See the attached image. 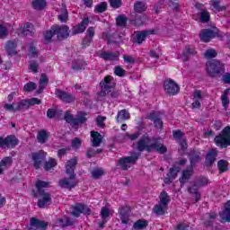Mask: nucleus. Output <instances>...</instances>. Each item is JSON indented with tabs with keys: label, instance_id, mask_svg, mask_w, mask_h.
<instances>
[{
	"label": "nucleus",
	"instance_id": "obj_46",
	"mask_svg": "<svg viewBox=\"0 0 230 230\" xmlns=\"http://www.w3.org/2000/svg\"><path fill=\"white\" fill-rule=\"evenodd\" d=\"M26 109H30V106L28 104V99L22 100L15 105L16 112H20L21 111H26Z\"/></svg>",
	"mask_w": 230,
	"mask_h": 230
},
{
	"label": "nucleus",
	"instance_id": "obj_42",
	"mask_svg": "<svg viewBox=\"0 0 230 230\" xmlns=\"http://www.w3.org/2000/svg\"><path fill=\"white\" fill-rule=\"evenodd\" d=\"M48 5V2L46 0H32L31 6L33 10H44Z\"/></svg>",
	"mask_w": 230,
	"mask_h": 230
},
{
	"label": "nucleus",
	"instance_id": "obj_10",
	"mask_svg": "<svg viewBox=\"0 0 230 230\" xmlns=\"http://www.w3.org/2000/svg\"><path fill=\"white\" fill-rule=\"evenodd\" d=\"M78 164V157L75 156L70 159L66 164V172L69 175V181H75L76 179V174L75 173V170H76V165Z\"/></svg>",
	"mask_w": 230,
	"mask_h": 230
},
{
	"label": "nucleus",
	"instance_id": "obj_52",
	"mask_svg": "<svg viewBox=\"0 0 230 230\" xmlns=\"http://www.w3.org/2000/svg\"><path fill=\"white\" fill-rule=\"evenodd\" d=\"M103 12H107V2H101L94 7L95 13H103Z\"/></svg>",
	"mask_w": 230,
	"mask_h": 230
},
{
	"label": "nucleus",
	"instance_id": "obj_64",
	"mask_svg": "<svg viewBox=\"0 0 230 230\" xmlns=\"http://www.w3.org/2000/svg\"><path fill=\"white\" fill-rule=\"evenodd\" d=\"M190 229V225L187 223H179L173 227V230H188Z\"/></svg>",
	"mask_w": 230,
	"mask_h": 230
},
{
	"label": "nucleus",
	"instance_id": "obj_33",
	"mask_svg": "<svg viewBox=\"0 0 230 230\" xmlns=\"http://www.w3.org/2000/svg\"><path fill=\"white\" fill-rule=\"evenodd\" d=\"M51 136V133L48 131L47 129H40L38 131L37 134V140L38 143H40V145H44V143H48V140L49 139V137Z\"/></svg>",
	"mask_w": 230,
	"mask_h": 230
},
{
	"label": "nucleus",
	"instance_id": "obj_54",
	"mask_svg": "<svg viewBox=\"0 0 230 230\" xmlns=\"http://www.w3.org/2000/svg\"><path fill=\"white\" fill-rule=\"evenodd\" d=\"M58 224H62V227H68L69 226H75V220L70 217H66L65 221L62 218H58Z\"/></svg>",
	"mask_w": 230,
	"mask_h": 230
},
{
	"label": "nucleus",
	"instance_id": "obj_51",
	"mask_svg": "<svg viewBox=\"0 0 230 230\" xmlns=\"http://www.w3.org/2000/svg\"><path fill=\"white\" fill-rule=\"evenodd\" d=\"M187 191H188V193H192V194L196 195L195 202H199V200H200L201 195H200V192H199V187H195L194 185H192L190 187H188Z\"/></svg>",
	"mask_w": 230,
	"mask_h": 230
},
{
	"label": "nucleus",
	"instance_id": "obj_62",
	"mask_svg": "<svg viewBox=\"0 0 230 230\" xmlns=\"http://www.w3.org/2000/svg\"><path fill=\"white\" fill-rule=\"evenodd\" d=\"M29 55L31 57V58H37L39 57V49H37L35 46L31 45L29 49Z\"/></svg>",
	"mask_w": 230,
	"mask_h": 230
},
{
	"label": "nucleus",
	"instance_id": "obj_3",
	"mask_svg": "<svg viewBox=\"0 0 230 230\" xmlns=\"http://www.w3.org/2000/svg\"><path fill=\"white\" fill-rule=\"evenodd\" d=\"M214 143L219 148L230 146V126L225 127L222 131L215 137Z\"/></svg>",
	"mask_w": 230,
	"mask_h": 230
},
{
	"label": "nucleus",
	"instance_id": "obj_32",
	"mask_svg": "<svg viewBox=\"0 0 230 230\" xmlns=\"http://www.w3.org/2000/svg\"><path fill=\"white\" fill-rule=\"evenodd\" d=\"M19 31L22 35L31 37L35 33V26L32 23L27 22L19 29Z\"/></svg>",
	"mask_w": 230,
	"mask_h": 230
},
{
	"label": "nucleus",
	"instance_id": "obj_27",
	"mask_svg": "<svg viewBox=\"0 0 230 230\" xmlns=\"http://www.w3.org/2000/svg\"><path fill=\"white\" fill-rule=\"evenodd\" d=\"M5 51L9 57H15L17 55V40H9L5 44Z\"/></svg>",
	"mask_w": 230,
	"mask_h": 230
},
{
	"label": "nucleus",
	"instance_id": "obj_9",
	"mask_svg": "<svg viewBox=\"0 0 230 230\" xmlns=\"http://www.w3.org/2000/svg\"><path fill=\"white\" fill-rule=\"evenodd\" d=\"M164 89L165 93L170 94V96H175L176 94H179V92L181 91L179 84H177L173 79H166L164 82Z\"/></svg>",
	"mask_w": 230,
	"mask_h": 230
},
{
	"label": "nucleus",
	"instance_id": "obj_45",
	"mask_svg": "<svg viewBox=\"0 0 230 230\" xmlns=\"http://www.w3.org/2000/svg\"><path fill=\"white\" fill-rule=\"evenodd\" d=\"M116 25L119 28H126L128 18L125 14H119L116 19Z\"/></svg>",
	"mask_w": 230,
	"mask_h": 230
},
{
	"label": "nucleus",
	"instance_id": "obj_61",
	"mask_svg": "<svg viewBox=\"0 0 230 230\" xmlns=\"http://www.w3.org/2000/svg\"><path fill=\"white\" fill-rule=\"evenodd\" d=\"M101 87H102V90L99 93V96H102V97L109 96V93H110L109 89H112V86L104 85V86H101Z\"/></svg>",
	"mask_w": 230,
	"mask_h": 230
},
{
	"label": "nucleus",
	"instance_id": "obj_43",
	"mask_svg": "<svg viewBox=\"0 0 230 230\" xmlns=\"http://www.w3.org/2000/svg\"><path fill=\"white\" fill-rule=\"evenodd\" d=\"M148 227V221L146 219H138L133 224V229L143 230Z\"/></svg>",
	"mask_w": 230,
	"mask_h": 230
},
{
	"label": "nucleus",
	"instance_id": "obj_6",
	"mask_svg": "<svg viewBox=\"0 0 230 230\" xmlns=\"http://www.w3.org/2000/svg\"><path fill=\"white\" fill-rule=\"evenodd\" d=\"M137 159H139V155L133 154L131 156H124L119 158L118 165L120 167L123 172L128 170L130 168V164H136L137 163Z\"/></svg>",
	"mask_w": 230,
	"mask_h": 230
},
{
	"label": "nucleus",
	"instance_id": "obj_16",
	"mask_svg": "<svg viewBox=\"0 0 230 230\" xmlns=\"http://www.w3.org/2000/svg\"><path fill=\"white\" fill-rule=\"evenodd\" d=\"M131 208L128 206H121L118 209L119 213V218L121 221V224H124L125 226L128 225V222L130 220V213Z\"/></svg>",
	"mask_w": 230,
	"mask_h": 230
},
{
	"label": "nucleus",
	"instance_id": "obj_15",
	"mask_svg": "<svg viewBox=\"0 0 230 230\" xmlns=\"http://www.w3.org/2000/svg\"><path fill=\"white\" fill-rule=\"evenodd\" d=\"M202 153L200 152L199 149L197 148H191L189 151L188 157L190 161V164L191 168H195L199 163H200V159Z\"/></svg>",
	"mask_w": 230,
	"mask_h": 230
},
{
	"label": "nucleus",
	"instance_id": "obj_36",
	"mask_svg": "<svg viewBox=\"0 0 230 230\" xmlns=\"http://www.w3.org/2000/svg\"><path fill=\"white\" fill-rule=\"evenodd\" d=\"M93 146H100L103 141V136L98 131H91Z\"/></svg>",
	"mask_w": 230,
	"mask_h": 230
},
{
	"label": "nucleus",
	"instance_id": "obj_2",
	"mask_svg": "<svg viewBox=\"0 0 230 230\" xmlns=\"http://www.w3.org/2000/svg\"><path fill=\"white\" fill-rule=\"evenodd\" d=\"M206 69L210 78H217V76H222L226 73V65L220 60L212 59L207 62Z\"/></svg>",
	"mask_w": 230,
	"mask_h": 230
},
{
	"label": "nucleus",
	"instance_id": "obj_14",
	"mask_svg": "<svg viewBox=\"0 0 230 230\" xmlns=\"http://www.w3.org/2000/svg\"><path fill=\"white\" fill-rule=\"evenodd\" d=\"M72 216L75 217V218L80 217V215L84 213V215H91L93 211L87 205L82 204V203H77L75 206L72 207Z\"/></svg>",
	"mask_w": 230,
	"mask_h": 230
},
{
	"label": "nucleus",
	"instance_id": "obj_34",
	"mask_svg": "<svg viewBox=\"0 0 230 230\" xmlns=\"http://www.w3.org/2000/svg\"><path fill=\"white\" fill-rule=\"evenodd\" d=\"M49 82V78H48V75L46 74H41L39 83V88L37 90V94H42L44 92V89L48 87V83Z\"/></svg>",
	"mask_w": 230,
	"mask_h": 230
},
{
	"label": "nucleus",
	"instance_id": "obj_1",
	"mask_svg": "<svg viewBox=\"0 0 230 230\" xmlns=\"http://www.w3.org/2000/svg\"><path fill=\"white\" fill-rule=\"evenodd\" d=\"M137 150L138 152L146 151L147 154L157 152V154L164 155L168 152V147L161 142L160 137H150L148 133H146L137 142Z\"/></svg>",
	"mask_w": 230,
	"mask_h": 230
},
{
	"label": "nucleus",
	"instance_id": "obj_5",
	"mask_svg": "<svg viewBox=\"0 0 230 230\" xmlns=\"http://www.w3.org/2000/svg\"><path fill=\"white\" fill-rule=\"evenodd\" d=\"M19 145V138L15 135H8L5 137H0V148L2 150H12Z\"/></svg>",
	"mask_w": 230,
	"mask_h": 230
},
{
	"label": "nucleus",
	"instance_id": "obj_25",
	"mask_svg": "<svg viewBox=\"0 0 230 230\" xmlns=\"http://www.w3.org/2000/svg\"><path fill=\"white\" fill-rule=\"evenodd\" d=\"M193 175V167L190 166V169H185L181 172V176L179 178V182L181 184V187L184 186L190 179H191Z\"/></svg>",
	"mask_w": 230,
	"mask_h": 230
},
{
	"label": "nucleus",
	"instance_id": "obj_60",
	"mask_svg": "<svg viewBox=\"0 0 230 230\" xmlns=\"http://www.w3.org/2000/svg\"><path fill=\"white\" fill-rule=\"evenodd\" d=\"M109 3H110V6L114 10H118V8H121V4H123V2H121V0H109Z\"/></svg>",
	"mask_w": 230,
	"mask_h": 230
},
{
	"label": "nucleus",
	"instance_id": "obj_20",
	"mask_svg": "<svg viewBox=\"0 0 230 230\" xmlns=\"http://www.w3.org/2000/svg\"><path fill=\"white\" fill-rule=\"evenodd\" d=\"M31 160L33 161V167L35 170H39L40 168V164H42L43 161H46V153L44 151H40L38 153L31 154Z\"/></svg>",
	"mask_w": 230,
	"mask_h": 230
},
{
	"label": "nucleus",
	"instance_id": "obj_38",
	"mask_svg": "<svg viewBox=\"0 0 230 230\" xmlns=\"http://www.w3.org/2000/svg\"><path fill=\"white\" fill-rule=\"evenodd\" d=\"M160 201L158 204H162L163 206H165L168 208V205L170 202H172V198L170 195H168V192L166 190H162L160 195H159Z\"/></svg>",
	"mask_w": 230,
	"mask_h": 230
},
{
	"label": "nucleus",
	"instance_id": "obj_41",
	"mask_svg": "<svg viewBox=\"0 0 230 230\" xmlns=\"http://www.w3.org/2000/svg\"><path fill=\"white\" fill-rule=\"evenodd\" d=\"M167 209H168V207H166L161 203H158V204L155 205L153 211L155 215L163 217L166 214Z\"/></svg>",
	"mask_w": 230,
	"mask_h": 230
},
{
	"label": "nucleus",
	"instance_id": "obj_17",
	"mask_svg": "<svg viewBox=\"0 0 230 230\" xmlns=\"http://www.w3.org/2000/svg\"><path fill=\"white\" fill-rule=\"evenodd\" d=\"M30 225L31 228H29V230H46L48 229L49 223L37 217H31Z\"/></svg>",
	"mask_w": 230,
	"mask_h": 230
},
{
	"label": "nucleus",
	"instance_id": "obj_57",
	"mask_svg": "<svg viewBox=\"0 0 230 230\" xmlns=\"http://www.w3.org/2000/svg\"><path fill=\"white\" fill-rule=\"evenodd\" d=\"M100 215L102 220H107L109 217H111V209H109L107 207H102Z\"/></svg>",
	"mask_w": 230,
	"mask_h": 230
},
{
	"label": "nucleus",
	"instance_id": "obj_4",
	"mask_svg": "<svg viewBox=\"0 0 230 230\" xmlns=\"http://www.w3.org/2000/svg\"><path fill=\"white\" fill-rule=\"evenodd\" d=\"M224 34L218 31V29L213 31L211 29H204L199 33L201 42H211L213 39H222Z\"/></svg>",
	"mask_w": 230,
	"mask_h": 230
},
{
	"label": "nucleus",
	"instance_id": "obj_44",
	"mask_svg": "<svg viewBox=\"0 0 230 230\" xmlns=\"http://www.w3.org/2000/svg\"><path fill=\"white\" fill-rule=\"evenodd\" d=\"M209 184V179L206 176H200L194 181V187L197 188H204V186H208Z\"/></svg>",
	"mask_w": 230,
	"mask_h": 230
},
{
	"label": "nucleus",
	"instance_id": "obj_35",
	"mask_svg": "<svg viewBox=\"0 0 230 230\" xmlns=\"http://www.w3.org/2000/svg\"><path fill=\"white\" fill-rule=\"evenodd\" d=\"M147 8L148 6L146 5V4L141 1L135 2L133 6L134 12L139 15L145 14V12H146Z\"/></svg>",
	"mask_w": 230,
	"mask_h": 230
},
{
	"label": "nucleus",
	"instance_id": "obj_23",
	"mask_svg": "<svg viewBox=\"0 0 230 230\" xmlns=\"http://www.w3.org/2000/svg\"><path fill=\"white\" fill-rule=\"evenodd\" d=\"M38 197L40 199H38V208H44L46 206H49L51 204V193L49 192H43L37 194Z\"/></svg>",
	"mask_w": 230,
	"mask_h": 230
},
{
	"label": "nucleus",
	"instance_id": "obj_11",
	"mask_svg": "<svg viewBox=\"0 0 230 230\" xmlns=\"http://www.w3.org/2000/svg\"><path fill=\"white\" fill-rule=\"evenodd\" d=\"M52 30L59 40L67 39L69 33H71V30H69V26L67 25H53Z\"/></svg>",
	"mask_w": 230,
	"mask_h": 230
},
{
	"label": "nucleus",
	"instance_id": "obj_22",
	"mask_svg": "<svg viewBox=\"0 0 230 230\" xmlns=\"http://www.w3.org/2000/svg\"><path fill=\"white\" fill-rule=\"evenodd\" d=\"M179 172H181V167H177L173 165L169 169V172L166 177L164 179V184H172L173 181L177 179V175H179Z\"/></svg>",
	"mask_w": 230,
	"mask_h": 230
},
{
	"label": "nucleus",
	"instance_id": "obj_30",
	"mask_svg": "<svg viewBox=\"0 0 230 230\" xmlns=\"http://www.w3.org/2000/svg\"><path fill=\"white\" fill-rule=\"evenodd\" d=\"M154 33H155V31L154 30L138 31L136 35L135 40L137 44H143V42L146 40L147 35H154Z\"/></svg>",
	"mask_w": 230,
	"mask_h": 230
},
{
	"label": "nucleus",
	"instance_id": "obj_29",
	"mask_svg": "<svg viewBox=\"0 0 230 230\" xmlns=\"http://www.w3.org/2000/svg\"><path fill=\"white\" fill-rule=\"evenodd\" d=\"M145 22H146V14L135 13V18L129 21V23L137 28L143 26Z\"/></svg>",
	"mask_w": 230,
	"mask_h": 230
},
{
	"label": "nucleus",
	"instance_id": "obj_49",
	"mask_svg": "<svg viewBox=\"0 0 230 230\" xmlns=\"http://www.w3.org/2000/svg\"><path fill=\"white\" fill-rule=\"evenodd\" d=\"M58 163L55 158H49V161H46L44 164V170L46 172H49V170L55 168L57 166Z\"/></svg>",
	"mask_w": 230,
	"mask_h": 230
},
{
	"label": "nucleus",
	"instance_id": "obj_31",
	"mask_svg": "<svg viewBox=\"0 0 230 230\" xmlns=\"http://www.w3.org/2000/svg\"><path fill=\"white\" fill-rule=\"evenodd\" d=\"M193 102L191 103V107L193 110L199 109L201 107L200 102H202V92L200 90L194 91L193 94Z\"/></svg>",
	"mask_w": 230,
	"mask_h": 230
},
{
	"label": "nucleus",
	"instance_id": "obj_26",
	"mask_svg": "<svg viewBox=\"0 0 230 230\" xmlns=\"http://www.w3.org/2000/svg\"><path fill=\"white\" fill-rule=\"evenodd\" d=\"M219 217L221 224L230 222V200H228L222 212H219Z\"/></svg>",
	"mask_w": 230,
	"mask_h": 230
},
{
	"label": "nucleus",
	"instance_id": "obj_53",
	"mask_svg": "<svg viewBox=\"0 0 230 230\" xmlns=\"http://www.w3.org/2000/svg\"><path fill=\"white\" fill-rule=\"evenodd\" d=\"M199 21L203 24L206 22H209V21H211V14H209V12H208L207 10L201 12Z\"/></svg>",
	"mask_w": 230,
	"mask_h": 230
},
{
	"label": "nucleus",
	"instance_id": "obj_63",
	"mask_svg": "<svg viewBox=\"0 0 230 230\" xmlns=\"http://www.w3.org/2000/svg\"><path fill=\"white\" fill-rule=\"evenodd\" d=\"M105 174V172H103L102 169H95L92 172V177L93 179H100L102 175Z\"/></svg>",
	"mask_w": 230,
	"mask_h": 230
},
{
	"label": "nucleus",
	"instance_id": "obj_12",
	"mask_svg": "<svg viewBox=\"0 0 230 230\" xmlns=\"http://www.w3.org/2000/svg\"><path fill=\"white\" fill-rule=\"evenodd\" d=\"M66 123H70L73 127H78V125H84L87 121V118L84 115H80L78 118L73 117V114L69 113V111H66L65 117Z\"/></svg>",
	"mask_w": 230,
	"mask_h": 230
},
{
	"label": "nucleus",
	"instance_id": "obj_28",
	"mask_svg": "<svg viewBox=\"0 0 230 230\" xmlns=\"http://www.w3.org/2000/svg\"><path fill=\"white\" fill-rule=\"evenodd\" d=\"M58 186L65 190H73L78 186V181H69V179L64 178L58 181Z\"/></svg>",
	"mask_w": 230,
	"mask_h": 230
},
{
	"label": "nucleus",
	"instance_id": "obj_59",
	"mask_svg": "<svg viewBox=\"0 0 230 230\" xmlns=\"http://www.w3.org/2000/svg\"><path fill=\"white\" fill-rule=\"evenodd\" d=\"M53 35H56L55 31H53V29H51L50 31H46L43 33V37L46 42H51V40L53 39Z\"/></svg>",
	"mask_w": 230,
	"mask_h": 230
},
{
	"label": "nucleus",
	"instance_id": "obj_8",
	"mask_svg": "<svg viewBox=\"0 0 230 230\" xmlns=\"http://www.w3.org/2000/svg\"><path fill=\"white\" fill-rule=\"evenodd\" d=\"M172 137L181 146L182 152H186V150H188V140L186 139V135L184 132H182V130H172Z\"/></svg>",
	"mask_w": 230,
	"mask_h": 230
},
{
	"label": "nucleus",
	"instance_id": "obj_55",
	"mask_svg": "<svg viewBox=\"0 0 230 230\" xmlns=\"http://www.w3.org/2000/svg\"><path fill=\"white\" fill-rule=\"evenodd\" d=\"M35 89H37V84L33 82H29L23 85V91H25V93H31L35 91Z\"/></svg>",
	"mask_w": 230,
	"mask_h": 230
},
{
	"label": "nucleus",
	"instance_id": "obj_19",
	"mask_svg": "<svg viewBox=\"0 0 230 230\" xmlns=\"http://www.w3.org/2000/svg\"><path fill=\"white\" fill-rule=\"evenodd\" d=\"M148 119L153 121L155 128H156V130H163L164 123L163 119H161L160 111L150 112V114L148 115Z\"/></svg>",
	"mask_w": 230,
	"mask_h": 230
},
{
	"label": "nucleus",
	"instance_id": "obj_39",
	"mask_svg": "<svg viewBox=\"0 0 230 230\" xmlns=\"http://www.w3.org/2000/svg\"><path fill=\"white\" fill-rule=\"evenodd\" d=\"M229 93L230 88H226L221 94L222 106L226 110L229 108Z\"/></svg>",
	"mask_w": 230,
	"mask_h": 230
},
{
	"label": "nucleus",
	"instance_id": "obj_37",
	"mask_svg": "<svg viewBox=\"0 0 230 230\" xmlns=\"http://www.w3.org/2000/svg\"><path fill=\"white\" fill-rule=\"evenodd\" d=\"M117 123L121 121H127V119H130V113L127 109H123L118 111L117 116L115 117Z\"/></svg>",
	"mask_w": 230,
	"mask_h": 230
},
{
	"label": "nucleus",
	"instance_id": "obj_56",
	"mask_svg": "<svg viewBox=\"0 0 230 230\" xmlns=\"http://www.w3.org/2000/svg\"><path fill=\"white\" fill-rule=\"evenodd\" d=\"M58 21H60V22H63V23L67 22V21H69V13L67 12V9H65L63 13H61L58 16Z\"/></svg>",
	"mask_w": 230,
	"mask_h": 230
},
{
	"label": "nucleus",
	"instance_id": "obj_47",
	"mask_svg": "<svg viewBox=\"0 0 230 230\" xmlns=\"http://www.w3.org/2000/svg\"><path fill=\"white\" fill-rule=\"evenodd\" d=\"M210 6H213L214 10L217 12H224L227 9L226 5H220V0H210Z\"/></svg>",
	"mask_w": 230,
	"mask_h": 230
},
{
	"label": "nucleus",
	"instance_id": "obj_18",
	"mask_svg": "<svg viewBox=\"0 0 230 230\" xmlns=\"http://www.w3.org/2000/svg\"><path fill=\"white\" fill-rule=\"evenodd\" d=\"M89 22H91L89 17H84L80 23L72 28V35H80V33H84V31L87 30Z\"/></svg>",
	"mask_w": 230,
	"mask_h": 230
},
{
	"label": "nucleus",
	"instance_id": "obj_58",
	"mask_svg": "<svg viewBox=\"0 0 230 230\" xmlns=\"http://www.w3.org/2000/svg\"><path fill=\"white\" fill-rule=\"evenodd\" d=\"M127 71H125V69H123V67H121V66H117L114 68V75H116V76H119V78H123V76H125Z\"/></svg>",
	"mask_w": 230,
	"mask_h": 230
},
{
	"label": "nucleus",
	"instance_id": "obj_7",
	"mask_svg": "<svg viewBox=\"0 0 230 230\" xmlns=\"http://www.w3.org/2000/svg\"><path fill=\"white\" fill-rule=\"evenodd\" d=\"M55 94L56 98L63 102V103H75L76 102V97L73 93L59 88L55 89Z\"/></svg>",
	"mask_w": 230,
	"mask_h": 230
},
{
	"label": "nucleus",
	"instance_id": "obj_48",
	"mask_svg": "<svg viewBox=\"0 0 230 230\" xmlns=\"http://www.w3.org/2000/svg\"><path fill=\"white\" fill-rule=\"evenodd\" d=\"M217 168L219 173H225L227 168H229V162H227V160H219L217 162Z\"/></svg>",
	"mask_w": 230,
	"mask_h": 230
},
{
	"label": "nucleus",
	"instance_id": "obj_13",
	"mask_svg": "<svg viewBox=\"0 0 230 230\" xmlns=\"http://www.w3.org/2000/svg\"><path fill=\"white\" fill-rule=\"evenodd\" d=\"M217 157H218V150L217 148L208 149L205 155V166L211 168V166L217 163Z\"/></svg>",
	"mask_w": 230,
	"mask_h": 230
},
{
	"label": "nucleus",
	"instance_id": "obj_40",
	"mask_svg": "<svg viewBox=\"0 0 230 230\" xmlns=\"http://www.w3.org/2000/svg\"><path fill=\"white\" fill-rule=\"evenodd\" d=\"M190 55H197V50H195L193 48H185L181 55V59L183 62H188V60H190Z\"/></svg>",
	"mask_w": 230,
	"mask_h": 230
},
{
	"label": "nucleus",
	"instance_id": "obj_24",
	"mask_svg": "<svg viewBox=\"0 0 230 230\" xmlns=\"http://www.w3.org/2000/svg\"><path fill=\"white\" fill-rule=\"evenodd\" d=\"M98 57L100 58H102V60H105V62H116L119 60V52H107V51H102L98 54Z\"/></svg>",
	"mask_w": 230,
	"mask_h": 230
},
{
	"label": "nucleus",
	"instance_id": "obj_50",
	"mask_svg": "<svg viewBox=\"0 0 230 230\" xmlns=\"http://www.w3.org/2000/svg\"><path fill=\"white\" fill-rule=\"evenodd\" d=\"M208 219L204 222L206 227H213V223L215 222V218H217V214L215 213H208Z\"/></svg>",
	"mask_w": 230,
	"mask_h": 230
},
{
	"label": "nucleus",
	"instance_id": "obj_21",
	"mask_svg": "<svg viewBox=\"0 0 230 230\" xmlns=\"http://www.w3.org/2000/svg\"><path fill=\"white\" fill-rule=\"evenodd\" d=\"M35 190H31V195L34 197V199H37V194L39 193H46V190L44 188H49V181H44L42 180H37L35 183Z\"/></svg>",
	"mask_w": 230,
	"mask_h": 230
}]
</instances>
